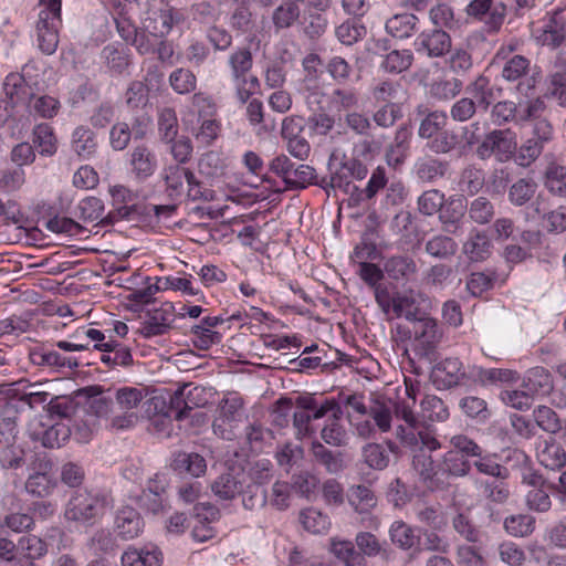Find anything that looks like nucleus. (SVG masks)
<instances>
[{"instance_id": "obj_1", "label": "nucleus", "mask_w": 566, "mask_h": 566, "mask_svg": "<svg viewBox=\"0 0 566 566\" xmlns=\"http://www.w3.org/2000/svg\"><path fill=\"white\" fill-rule=\"evenodd\" d=\"M368 413L381 432L390 431L392 413L397 420H401L402 423L396 427L395 434L405 448L415 449L419 446L427 447L429 450L441 448L434 428L421 421L406 401H391L377 397L373 400Z\"/></svg>"}, {"instance_id": "obj_2", "label": "nucleus", "mask_w": 566, "mask_h": 566, "mask_svg": "<svg viewBox=\"0 0 566 566\" xmlns=\"http://www.w3.org/2000/svg\"><path fill=\"white\" fill-rule=\"evenodd\" d=\"M109 499L101 492L87 490L75 491L69 499L64 517L69 522L82 525H93L106 514Z\"/></svg>"}, {"instance_id": "obj_3", "label": "nucleus", "mask_w": 566, "mask_h": 566, "mask_svg": "<svg viewBox=\"0 0 566 566\" xmlns=\"http://www.w3.org/2000/svg\"><path fill=\"white\" fill-rule=\"evenodd\" d=\"M3 90L10 97L22 99L30 115L50 119L57 115L61 104L57 98L50 95H36L28 86L22 75L9 74L3 83Z\"/></svg>"}, {"instance_id": "obj_4", "label": "nucleus", "mask_w": 566, "mask_h": 566, "mask_svg": "<svg viewBox=\"0 0 566 566\" xmlns=\"http://www.w3.org/2000/svg\"><path fill=\"white\" fill-rule=\"evenodd\" d=\"M228 65L237 98L244 104L260 87L259 78L250 73L253 66V55L250 48H237L229 54Z\"/></svg>"}, {"instance_id": "obj_5", "label": "nucleus", "mask_w": 566, "mask_h": 566, "mask_svg": "<svg viewBox=\"0 0 566 566\" xmlns=\"http://www.w3.org/2000/svg\"><path fill=\"white\" fill-rule=\"evenodd\" d=\"M164 180L169 197H179L185 189V182L188 186L187 196L192 201H211L214 198V191L202 187L195 174L180 165H170L165 169Z\"/></svg>"}, {"instance_id": "obj_6", "label": "nucleus", "mask_w": 566, "mask_h": 566, "mask_svg": "<svg viewBox=\"0 0 566 566\" xmlns=\"http://www.w3.org/2000/svg\"><path fill=\"white\" fill-rule=\"evenodd\" d=\"M210 490L219 502H232L247 495V472L238 465H230L210 482Z\"/></svg>"}, {"instance_id": "obj_7", "label": "nucleus", "mask_w": 566, "mask_h": 566, "mask_svg": "<svg viewBox=\"0 0 566 566\" xmlns=\"http://www.w3.org/2000/svg\"><path fill=\"white\" fill-rule=\"evenodd\" d=\"M516 140L510 129H494L486 134L475 154L481 160L494 157L499 163L509 161L516 151Z\"/></svg>"}, {"instance_id": "obj_8", "label": "nucleus", "mask_w": 566, "mask_h": 566, "mask_svg": "<svg viewBox=\"0 0 566 566\" xmlns=\"http://www.w3.org/2000/svg\"><path fill=\"white\" fill-rule=\"evenodd\" d=\"M270 462L260 460L252 464L247 473V495L243 500V509L254 511L265 506L268 502L264 485L271 480Z\"/></svg>"}, {"instance_id": "obj_9", "label": "nucleus", "mask_w": 566, "mask_h": 566, "mask_svg": "<svg viewBox=\"0 0 566 566\" xmlns=\"http://www.w3.org/2000/svg\"><path fill=\"white\" fill-rule=\"evenodd\" d=\"M218 411L219 415L212 423L214 434L224 440L234 439L235 424L244 417L243 399L237 394H231L220 401Z\"/></svg>"}, {"instance_id": "obj_10", "label": "nucleus", "mask_w": 566, "mask_h": 566, "mask_svg": "<svg viewBox=\"0 0 566 566\" xmlns=\"http://www.w3.org/2000/svg\"><path fill=\"white\" fill-rule=\"evenodd\" d=\"M411 333L415 353L424 358L433 355L443 336L438 322L426 314L412 323Z\"/></svg>"}, {"instance_id": "obj_11", "label": "nucleus", "mask_w": 566, "mask_h": 566, "mask_svg": "<svg viewBox=\"0 0 566 566\" xmlns=\"http://www.w3.org/2000/svg\"><path fill=\"white\" fill-rule=\"evenodd\" d=\"M367 174L368 169L360 160L348 158L340 163L339 167L332 172L328 179L324 178L321 186L323 188L339 189L344 193L349 195L350 199L354 200L358 187L353 181L354 179L363 180Z\"/></svg>"}, {"instance_id": "obj_12", "label": "nucleus", "mask_w": 566, "mask_h": 566, "mask_svg": "<svg viewBox=\"0 0 566 566\" xmlns=\"http://www.w3.org/2000/svg\"><path fill=\"white\" fill-rule=\"evenodd\" d=\"M532 67L531 61L524 55L515 54L506 59L502 67V77L507 82H517L516 90L527 96L536 86L538 72Z\"/></svg>"}, {"instance_id": "obj_13", "label": "nucleus", "mask_w": 566, "mask_h": 566, "mask_svg": "<svg viewBox=\"0 0 566 566\" xmlns=\"http://www.w3.org/2000/svg\"><path fill=\"white\" fill-rule=\"evenodd\" d=\"M36 22V35L40 50L53 54L59 45V28L61 25V7L40 6Z\"/></svg>"}, {"instance_id": "obj_14", "label": "nucleus", "mask_w": 566, "mask_h": 566, "mask_svg": "<svg viewBox=\"0 0 566 566\" xmlns=\"http://www.w3.org/2000/svg\"><path fill=\"white\" fill-rule=\"evenodd\" d=\"M84 334L91 340L96 342L94 348L103 352L101 360L108 367H129L133 365V355L127 346L114 339H108L107 342H104V334L95 328L84 331Z\"/></svg>"}, {"instance_id": "obj_15", "label": "nucleus", "mask_w": 566, "mask_h": 566, "mask_svg": "<svg viewBox=\"0 0 566 566\" xmlns=\"http://www.w3.org/2000/svg\"><path fill=\"white\" fill-rule=\"evenodd\" d=\"M465 11L469 17L483 22L488 33H496L505 20L507 8L503 2L494 4L493 0H472Z\"/></svg>"}, {"instance_id": "obj_16", "label": "nucleus", "mask_w": 566, "mask_h": 566, "mask_svg": "<svg viewBox=\"0 0 566 566\" xmlns=\"http://www.w3.org/2000/svg\"><path fill=\"white\" fill-rule=\"evenodd\" d=\"M411 460V469L419 476V480L431 491L443 490L447 483L440 478L434 460L432 459L427 447L419 446L415 449Z\"/></svg>"}, {"instance_id": "obj_17", "label": "nucleus", "mask_w": 566, "mask_h": 566, "mask_svg": "<svg viewBox=\"0 0 566 566\" xmlns=\"http://www.w3.org/2000/svg\"><path fill=\"white\" fill-rule=\"evenodd\" d=\"M472 366H464L458 357H448L432 370L433 381L443 388L463 385L472 381L469 376Z\"/></svg>"}, {"instance_id": "obj_18", "label": "nucleus", "mask_w": 566, "mask_h": 566, "mask_svg": "<svg viewBox=\"0 0 566 566\" xmlns=\"http://www.w3.org/2000/svg\"><path fill=\"white\" fill-rule=\"evenodd\" d=\"M128 165L134 179L145 182L154 176L158 168L157 155L147 144L136 145L128 154Z\"/></svg>"}, {"instance_id": "obj_19", "label": "nucleus", "mask_w": 566, "mask_h": 566, "mask_svg": "<svg viewBox=\"0 0 566 566\" xmlns=\"http://www.w3.org/2000/svg\"><path fill=\"white\" fill-rule=\"evenodd\" d=\"M417 52L426 53L429 57H441L450 52L451 36L444 30L433 29L421 32L416 41Z\"/></svg>"}, {"instance_id": "obj_20", "label": "nucleus", "mask_w": 566, "mask_h": 566, "mask_svg": "<svg viewBox=\"0 0 566 566\" xmlns=\"http://www.w3.org/2000/svg\"><path fill=\"white\" fill-rule=\"evenodd\" d=\"M295 406L297 409H306L310 421L319 420L327 415H333L335 418L343 417V409L340 403L333 398H325L318 400L312 395L298 396L295 399Z\"/></svg>"}, {"instance_id": "obj_21", "label": "nucleus", "mask_w": 566, "mask_h": 566, "mask_svg": "<svg viewBox=\"0 0 566 566\" xmlns=\"http://www.w3.org/2000/svg\"><path fill=\"white\" fill-rule=\"evenodd\" d=\"M181 21V13L172 8H166L153 11L145 19L144 28L153 38L163 39L170 33L174 25L179 24Z\"/></svg>"}, {"instance_id": "obj_22", "label": "nucleus", "mask_w": 566, "mask_h": 566, "mask_svg": "<svg viewBox=\"0 0 566 566\" xmlns=\"http://www.w3.org/2000/svg\"><path fill=\"white\" fill-rule=\"evenodd\" d=\"M175 321L174 306L171 303H164L159 308L153 311L149 317L142 324L139 329L145 338L165 335Z\"/></svg>"}, {"instance_id": "obj_23", "label": "nucleus", "mask_w": 566, "mask_h": 566, "mask_svg": "<svg viewBox=\"0 0 566 566\" xmlns=\"http://www.w3.org/2000/svg\"><path fill=\"white\" fill-rule=\"evenodd\" d=\"M416 115L420 117L418 136L422 139H431L444 129L448 124V115L444 111H430L426 104H419L415 108Z\"/></svg>"}, {"instance_id": "obj_24", "label": "nucleus", "mask_w": 566, "mask_h": 566, "mask_svg": "<svg viewBox=\"0 0 566 566\" xmlns=\"http://www.w3.org/2000/svg\"><path fill=\"white\" fill-rule=\"evenodd\" d=\"M450 170V163L433 156L417 159L413 166L416 177L424 184H433L444 178Z\"/></svg>"}, {"instance_id": "obj_25", "label": "nucleus", "mask_w": 566, "mask_h": 566, "mask_svg": "<svg viewBox=\"0 0 566 566\" xmlns=\"http://www.w3.org/2000/svg\"><path fill=\"white\" fill-rule=\"evenodd\" d=\"M465 205L462 199L450 197L439 211V220L446 232L457 234L462 229Z\"/></svg>"}, {"instance_id": "obj_26", "label": "nucleus", "mask_w": 566, "mask_h": 566, "mask_svg": "<svg viewBox=\"0 0 566 566\" xmlns=\"http://www.w3.org/2000/svg\"><path fill=\"white\" fill-rule=\"evenodd\" d=\"M462 252L471 262H482L492 253L491 240L484 231L474 229L464 241Z\"/></svg>"}, {"instance_id": "obj_27", "label": "nucleus", "mask_w": 566, "mask_h": 566, "mask_svg": "<svg viewBox=\"0 0 566 566\" xmlns=\"http://www.w3.org/2000/svg\"><path fill=\"white\" fill-rule=\"evenodd\" d=\"M523 482L533 486L526 494L527 506L536 512H547L552 507V501L547 490L544 489L545 483L542 476L531 473L523 476Z\"/></svg>"}, {"instance_id": "obj_28", "label": "nucleus", "mask_w": 566, "mask_h": 566, "mask_svg": "<svg viewBox=\"0 0 566 566\" xmlns=\"http://www.w3.org/2000/svg\"><path fill=\"white\" fill-rule=\"evenodd\" d=\"M115 527L119 537L133 539L142 533L143 520L136 510L126 506L117 512Z\"/></svg>"}, {"instance_id": "obj_29", "label": "nucleus", "mask_w": 566, "mask_h": 566, "mask_svg": "<svg viewBox=\"0 0 566 566\" xmlns=\"http://www.w3.org/2000/svg\"><path fill=\"white\" fill-rule=\"evenodd\" d=\"M566 39V10H556L545 24L541 41L544 45L557 48Z\"/></svg>"}, {"instance_id": "obj_30", "label": "nucleus", "mask_w": 566, "mask_h": 566, "mask_svg": "<svg viewBox=\"0 0 566 566\" xmlns=\"http://www.w3.org/2000/svg\"><path fill=\"white\" fill-rule=\"evenodd\" d=\"M522 386L532 395L549 394L554 387L553 377L546 368L536 366L526 371Z\"/></svg>"}, {"instance_id": "obj_31", "label": "nucleus", "mask_w": 566, "mask_h": 566, "mask_svg": "<svg viewBox=\"0 0 566 566\" xmlns=\"http://www.w3.org/2000/svg\"><path fill=\"white\" fill-rule=\"evenodd\" d=\"M410 137V129L405 125L396 130L394 142L388 146L386 151V159L389 166L398 167L405 161L409 149Z\"/></svg>"}, {"instance_id": "obj_32", "label": "nucleus", "mask_w": 566, "mask_h": 566, "mask_svg": "<svg viewBox=\"0 0 566 566\" xmlns=\"http://www.w3.org/2000/svg\"><path fill=\"white\" fill-rule=\"evenodd\" d=\"M199 391L201 390L198 387L189 388L188 386L175 391L170 398V409L176 411L175 418L177 420L187 418L193 406H198L193 398L198 396Z\"/></svg>"}, {"instance_id": "obj_33", "label": "nucleus", "mask_w": 566, "mask_h": 566, "mask_svg": "<svg viewBox=\"0 0 566 566\" xmlns=\"http://www.w3.org/2000/svg\"><path fill=\"white\" fill-rule=\"evenodd\" d=\"M385 272L396 281L409 280L418 271L416 261L408 255H395L385 262Z\"/></svg>"}, {"instance_id": "obj_34", "label": "nucleus", "mask_w": 566, "mask_h": 566, "mask_svg": "<svg viewBox=\"0 0 566 566\" xmlns=\"http://www.w3.org/2000/svg\"><path fill=\"white\" fill-rule=\"evenodd\" d=\"M419 19L411 13L395 14L386 22V31L396 39H408L415 31Z\"/></svg>"}, {"instance_id": "obj_35", "label": "nucleus", "mask_w": 566, "mask_h": 566, "mask_svg": "<svg viewBox=\"0 0 566 566\" xmlns=\"http://www.w3.org/2000/svg\"><path fill=\"white\" fill-rule=\"evenodd\" d=\"M465 92L470 95V98H473L475 104L484 111L490 107L495 98L490 80L482 74L465 87Z\"/></svg>"}, {"instance_id": "obj_36", "label": "nucleus", "mask_w": 566, "mask_h": 566, "mask_svg": "<svg viewBox=\"0 0 566 566\" xmlns=\"http://www.w3.org/2000/svg\"><path fill=\"white\" fill-rule=\"evenodd\" d=\"M537 459L545 468L557 470L566 464V452L559 443L546 440L537 451Z\"/></svg>"}, {"instance_id": "obj_37", "label": "nucleus", "mask_w": 566, "mask_h": 566, "mask_svg": "<svg viewBox=\"0 0 566 566\" xmlns=\"http://www.w3.org/2000/svg\"><path fill=\"white\" fill-rule=\"evenodd\" d=\"M388 182L386 169L384 167H377L373 170L371 176L365 188H357L354 197V203L369 201L374 199L377 193L382 190Z\"/></svg>"}, {"instance_id": "obj_38", "label": "nucleus", "mask_w": 566, "mask_h": 566, "mask_svg": "<svg viewBox=\"0 0 566 566\" xmlns=\"http://www.w3.org/2000/svg\"><path fill=\"white\" fill-rule=\"evenodd\" d=\"M33 144L40 155L53 156L57 150V138L51 125L41 123L33 128Z\"/></svg>"}, {"instance_id": "obj_39", "label": "nucleus", "mask_w": 566, "mask_h": 566, "mask_svg": "<svg viewBox=\"0 0 566 566\" xmlns=\"http://www.w3.org/2000/svg\"><path fill=\"white\" fill-rule=\"evenodd\" d=\"M72 149L82 158H88L96 151L95 134L86 126H78L72 134Z\"/></svg>"}, {"instance_id": "obj_40", "label": "nucleus", "mask_w": 566, "mask_h": 566, "mask_svg": "<svg viewBox=\"0 0 566 566\" xmlns=\"http://www.w3.org/2000/svg\"><path fill=\"white\" fill-rule=\"evenodd\" d=\"M146 388L124 386L114 392V399L120 410L133 411L147 397Z\"/></svg>"}, {"instance_id": "obj_41", "label": "nucleus", "mask_w": 566, "mask_h": 566, "mask_svg": "<svg viewBox=\"0 0 566 566\" xmlns=\"http://www.w3.org/2000/svg\"><path fill=\"white\" fill-rule=\"evenodd\" d=\"M485 184L484 170L475 165H468L460 174V190L473 196L476 195Z\"/></svg>"}, {"instance_id": "obj_42", "label": "nucleus", "mask_w": 566, "mask_h": 566, "mask_svg": "<svg viewBox=\"0 0 566 566\" xmlns=\"http://www.w3.org/2000/svg\"><path fill=\"white\" fill-rule=\"evenodd\" d=\"M158 134L164 143H171L179 132L178 118L172 107H163L158 111Z\"/></svg>"}, {"instance_id": "obj_43", "label": "nucleus", "mask_w": 566, "mask_h": 566, "mask_svg": "<svg viewBox=\"0 0 566 566\" xmlns=\"http://www.w3.org/2000/svg\"><path fill=\"white\" fill-rule=\"evenodd\" d=\"M300 522L312 534H325L331 527L329 517L321 511L308 507L300 512Z\"/></svg>"}, {"instance_id": "obj_44", "label": "nucleus", "mask_w": 566, "mask_h": 566, "mask_svg": "<svg viewBox=\"0 0 566 566\" xmlns=\"http://www.w3.org/2000/svg\"><path fill=\"white\" fill-rule=\"evenodd\" d=\"M172 468L178 471H186L192 476H201L207 471V462L199 453L179 452L174 461Z\"/></svg>"}, {"instance_id": "obj_45", "label": "nucleus", "mask_w": 566, "mask_h": 566, "mask_svg": "<svg viewBox=\"0 0 566 566\" xmlns=\"http://www.w3.org/2000/svg\"><path fill=\"white\" fill-rule=\"evenodd\" d=\"M331 551L344 566H367L364 555L355 548L350 541H333Z\"/></svg>"}, {"instance_id": "obj_46", "label": "nucleus", "mask_w": 566, "mask_h": 566, "mask_svg": "<svg viewBox=\"0 0 566 566\" xmlns=\"http://www.w3.org/2000/svg\"><path fill=\"white\" fill-rule=\"evenodd\" d=\"M25 463V451L17 443L2 442L0 443V465L4 470H17Z\"/></svg>"}, {"instance_id": "obj_47", "label": "nucleus", "mask_w": 566, "mask_h": 566, "mask_svg": "<svg viewBox=\"0 0 566 566\" xmlns=\"http://www.w3.org/2000/svg\"><path fill=\"white\" fill-rule=\"evenodd\" d=\"M458 250L457 242L443 234H437L430 238L424 244V251L436 259H449L455 254Z\"/></svg>"}, {"instance_id": "obj_48", "label": "nucleus", "mask_w": 566, "mask_h": 566, "mask_svg": "<svg viewBox=\"0 0 566 566\" xmlns=\"http://www.w3.org/2000/svg\"><path fill=\"white\" fill-rule=\"evenodd\" d=\"M463 88L459 78H441L430 84L429 93L438 102H448L458 96Z\"/></svg>"}, {"instance_id": "obj_49", "label": "nucleus", "mask_w": 566, "mask_h": 566, "mask_svg": "<svg viewBox=\"0 0 566 566\" xmlns=\"http://www.w3.org/2000/svg\"><path fill=\"white\" fill-rule=\"evenodd\" d=\"M421 407V421H444L449 418V410L442 399L434 395L426 396L420 403Z\"/></svg>"}, {"instance_id": "obj_50", "label": "nucleus", "mask_w": 566, "mask_h": 566, "mask_svg": "<svg viewBox=\"0 0 566 566\" xmlns=\"http://www.w3.org/2000/svg\"><path fill=\"white\" fill-rule=\"evenodd\" d=\"M544 185L551 193L566 197V167L551 163L545 170Z\"/></svg>"}, {"instance_id": "obj_51", "label": "nucleus", "mask_w": 566, "mask_h": 566, "mask_svg": "<svg viewBox=\"0 0 566 566\" xmlns=\"http://www.w3.org/2000/svg\"><path fill=\"white\" fill-rule=\"evenodd\" d=\"M168 81L172 91L180 95L190 94L197 88V76L189 69H176L170 73Z\"/></svg>"}, {"instance_id": "obj_52", "label": "nucleus", "mask_w": 566, "mask_h": 566, "mask_svg": "<svg viewBox=\"0 0 566 566\" xmlns=\"http://www.w3.org/2000/svg\"><path fill=\"white\" fill-rule=\"evenodd\" d=\"M342 417L328 416L326 424L321 430L323 441L333 447H343L347 442V431L340 423Z\"/></svg>"}, {"instance_id": "obj_53", "label": "nucleus", "mask_w": 566, "mask_h": 566, "mask_svg": "<svg viewBox=\"0 0 566 566\" xmlns=\"http://www.w3.org/2000/svg\"><path fill=\"white\" fill-rule=\"evenodd\" d=\"M86 547L95 556L107 555L115 551L116 541L108 530L99 528L87 539Z\"/></svg>"}, {"instance_id": "obj_54", "label": "nucleus", "mask_w": 566, "mask_h": 566, "mask_svg": "<svg viewBox=\"0 0 566 566\" xmlns=\"http://www.w3.org/2000/svg\"><path fill=\"white\" fill-rule=\"evenodd\" d=\"M413 54L410 50H392L381 62V67L389 73H402L412 65Z\"/></svg>"}, {"instance_id": "obj_55", "label": "nucleus", "mask_w": 566, "mask_h": 566, "mask_svg": "<svg viewBox=\"0 0 566 566\" xmlns=\"http://www.w3.org/2000/svg\"><path fill=\"white\" fill-rule=\"evenodd\" d=\"M470 471L471 463L463 457V454H459V452L455 451H448L444 453L441 475L447 473L451 476L462 478L468 475Z\"/></svg>"}, {"instance_id": "obj_56", "label": "nucleus", "mask_w": 566, "mask_h": 566, "mask_svg": "<svg viewBox=\"0 0 566 566\" xmlns=\"http://www.w3.org/2000/svg\"><path fill=\"white\" fill-rule=\"evenodd\" d=\"M537 185L533 179H518L510 187L509 200L514 206H524L534 197Z\"/></svg>"}, {"instance_id": "obj_57", "label": "nucleus", "mask_w": 566, "mask_h": 566, "mask_svg": "<svg viewBox=\"0 0 566 566\" xmlns=\"http://www.w3.org/2000/svg\"><path fill=\"white\" fill-rule=\"evenodd\" d=\"M392 312L397 317H405L411 323L424 315L417 306L415 297L399 293L394 296Z\"/></svg>"}, {"instance_id": "obj_58", "label": "nucleus", "mask_w": 566, "mask_h": 566, "mask_svg": "<svg viewBox=\"0 0 566 566\" xmlns=\"http://www.w3.org/2000/svg\"><path fill=\"white\" fill-rule=\"evenodd\" d=\"M364 462L374 470H384L389 465V455L380 443L370 442L361 450Z\"/></svg>"}, {"instance_id": "obj_59", "label": "nucleus", "mask_w": 566, "mask_h": 566, "mask_svg": "<svg viewBox=\"0 0 566 566\" xmlns=\"http://www.w3.org/2000/svg\"><path fill=\"white\" fill-rule=\"evenodd\" d=\"M198 167L200 174L209 178H218L224 174L227 164L219 153L211 150L201 156Z\"/></svg>"}, {"instance_id": "obj_60", "label": "nucleus", "mask_w": 566, "mask_h": 566, "mask_svg": "<svg viewBox=\"0 0 566 566\" xmlns=\"http://www.w3.org/2000/svg\"><path fill=\"white\" fill-rule=\"evenodd\" d=\"M389 535L391 542L403 551L412 548L417 539L412 527L403 521H395L390 526Z\"/></svg>"}, {"instance_id": "obj_61", "label": "nucleus", "mask_w": 566, "mask_h": 566, "mask_svg": "<svg viewBox=\"0 0 566 566\" xmlns=\"http://www.w3.org/2000/svg\"><path fill=\"white\" fill-rule=\"evenodd\" d=\"M349 503L357 512L367 513L377 504V499L366 485H355L349 491Z\"/></svg>"}, {"instance_id": "obj_62", "label": "nucleus", "mask_w": 566, "mask_h": 566, "mask_svg": "<svg viewBox=\"0 0 566 566\" xmlns=\"http://www.w3.org/2000/svg\"><path fill=\"white\" fill-rule=\"evenodd\" d=\"M55 488V482L52 480L51 474H32L25 481V491L35 497L49 496Z\"/></svg>"}, {"instance_id": "obj_63", "label": "nucleus", "mask_w": 566, "mask_h": 566, "mask_svg": "<svg viewBox=\"0 0 566 566\" xmlns=\"http://www.w3.org/2000/svg\"><path fill=\"white\" fill-rule=\"evenodd\" d=\"M535 518L527 514L511 515L504 521L505 531L515 537H525L533 533Z\"/></svg>"}, {"instance_id": "obj_64", "label": "nucleus", "mask_w": 566, "mask_h": 566, "mask_svg": "<svg viewBox=\"0 0 566 566\" xmlns=\"http://www.w3.org/2000/svg\"><path fill=\"white\" fill-rule=\"evenodd\" d=\"M48 553L46 543L34 535L23 536L18 542V554L29 559H40Z\"/></svg>"}]
</instances>
